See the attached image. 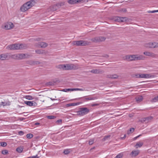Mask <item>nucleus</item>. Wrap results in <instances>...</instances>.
<instances>
[{
	"label": "nucleus",
	"instance_id": "nucleus-1",
	"mask_svg": "<svg viewBox=\"0 0 158 158\" xmlns=\"http://www.w3.org/2000/svg\"><path fill=\"white\" fill-rule=\"evenodd\" d=\"M36 0H31L25 3L20 8V10L23 12H25L31 8L36 4Z\"/></svg>",
	"mask_w": 158,
	"mask_h": 158
},
{
	"label": "nucleus",
	"instance_id": "nucleus-2",
	"mask_svg": "<svg viewBox=\"0 0 158 158\" xmlns=\"http://www.w3.org/2000/svg\"><path fill=\"white\" fill-rule=\"evenodd\" d=\"M89 110L87 107H82L79 109V110L77 112L78 115L82 116L89 113Z\"/></svg>",
	"mask_w": 158,
	"mask_h": 158
},
{
	"label": "nucleus",
	"instance_id": "nucleus-3",
	"mask_svg": "<svg viewBox=\"0 0 158 158\" xmlns=\"http://www.w3.org/2000/svg\"><path fill=\"white\" fill-rule=\"evenodd\" d=\"M145 57L143 55L139 54L131 55V61L143 60Z\"/></svg>",
	"mask_w": 158,
	"mask_h": 158
},
{
	"label": "nucleus",
	"instance_id": "nucleus-4",
	"mask_svg": "<svg viewBox=\"0 0 158 158\" xmlns=\"http://www.w3.org/2000/svg\"><path fill=\"white\" fill-rule=\"evenodd\" d=\"M73 43L75 45L78 46H85L89 45L90 44V42L86 40H82L74 41L73 42Z\"/></svg>",
	"mask_w": 158,
	"mask_h": 158
},
{
	"label": "nucleus",
	"instance_id": "nucleus-5",
	"mask_svg": "<svg viewBox=\"0 0 158 158\" xmlns=\"http://www.w3.org/2000/svg\"><path fill=\"white\" fill-rule=\"evenodd\" d=\"M13 56L15 59L19 60L27 58L29 56L27 54L19 53L14 55Z\"/></svg>",
	"mask_w": 158,
	"mask_h": 158
},
{
	"label": "nucleus",
	"instance_id": "nucleus-6",
	"mask_svg": "<svg viewBox=\"0 0 158 158\" xmlns=\"http://www.w3.org/2000/svg\"><path fill=\"white\" fill-rule=\"evenodd\" d=\"M145 46L146 47L148 48H157L158 47V43L155 42H150L146 44Z\"/></svg>",
	"mask_w": 158,
	"mask_h": 158
},
{
	"label": "nucleus",
	"instance_id": "nucleus-7",
	"mask_svg": "<svg viewBox=\"0 0 158 158\" xmlns=\"http://www.w3.org/2000/svg\"><path fill=\"white\" fill-rule=\"evenodd\" d=\"M106 39V37L104 36H98L92 38L91 39V40L93 42L97 43L98 42L104 41Z\"/></svg>",
	"mask_w": 158,
	"mask_h": 158
},
{
	"label": "nucleus",
	"instance_id": "nucleus-8",
	"mask_svg": "<svg viewBox=\"0 0 158 158\" xmlns=\"http://www.w3.org/2000/svg\"><path fill=\"white\" fill-rule=\"evenodd\" d=\"M67 70H76L78 69V65L77 64H67Z\"/></svg>",
	"mask_w": 158,
	"mask_h": 158
},
{
	"label": "nucleus",
	"instance_id": "nucleus-9",
	"mask_svg": "<svg viewBox=\"0 0 158 158\" xmlns=\"http://www.w3.org/2000/svg\"><path fill=\"white\" fill-rule=\"evenodd\" d=\"M127 20L126 17H115L114 18L113 20L115 21L118 22H121L126 21Z\"/></svg>",
	"mask_w": 158,
	"mask_h": 158
},
{
	"label": "nucleus",
	"instance_id": "nucleus-10",
	"mask_svg": "<svg viewBox=\"0 0 158 158\" xmlns=\"http://www.w3.org/2000/svg\"><path fill=\"white\" fill-rule=\"evenodd\" d=\"M14 27L13 24L10 22L6 23L4 24V28L7 30L10 29Z\"/></svg>",
	"mask_w": 158,
	"mask_h": 158
},
{
	"label": "nucleus",
	"instance_id": "nucleus-11",
	"mask_svg": "<svg viewBox=\"0 0 158 158\" xmlns=\"http://www.w3.org/2000/svg\"><path fill=\"white\" fill-rule=\"evenodd\" d=\"M18 44H14L8 45L6 48L10 50H18Z\"/></svg>",
	"mask_w": 158,
	"mask_h": 158
},
{
	"label": "nucleus",
	"instance_id": "nucleus-12",
	"mask_svg": "<svg viewBox=\"0 0 158 158\" xmlns=\"http://www.w3.org/2000/svg\"><path fill=\"white\" fill-rule=\"evenodd\" d=\"M35 45L37 47H39V46H40L41 48H45L47 47L48 44L44 42H40L35 44Z\"/></svg>",
	"mask_w": 158,
	"mask_h": 158
},
{
	"label": "nucleus",
	"instance_id": "nucleus-13",
	"mask_svg": "<svg viewBox=\"0 0 158 158\" xmlns=\"http://www.w3.org/2000/svg\"><path fill=\"white\" fill-rule=\"evenodd\" d=\"M9 58V55L8 53H4L0 55V60H5Z\"/></svg>",
	"mask_w": 158,
	"mask_h": 158
},
{
	"label": "nucleus",
	"instance_id": "nucleus-14",
	"mask_svg": "<svg viewBox=\"0 0 158 158\" xmlns=\"http://www.w3.org/2000/svg\"><path fill=\"white\" fill-rule=\"evenodd\" d=\"M58 8H59V4H57L52 5L49 8L50 10L52 11L56 10Z\"/></svg>",
	"mask_w": 158,
	"mask_h": 158
},
{
	"label": "nucleus",
	"instance_id": "nucleus-15",
	"mask_svg": "<svg viewBox=\"0 0 158 158\" xmlns=\"http://www.w3.org/2000/svg\"><path fill=\"white\" fill-rule=\"evenodd\" d=\"M143 53L144 55L146 56L153 57H156V54H155L153 52H148L147 51L144 52Z\"/></svg>",
	"mask_w": 158,
	"mask_h": 158
},
{
	"label": "nucleus",
	"instance_id": "nucleus-16",
	"mask_svg": "<svg viewBox=\"0 0 158 158\" xmlns=\"http://www.w3.org/2000/svg\"><path fill=\"white\" fill-rule=\"evenodd\" d=\"M24 103L29 106H35L36 104L35 102L33 101H25Z\"/></svg>",
	"mask_w": 158,
	"mask_h": 158
},
{
	"label": "nucleus",
	"instance_id": "nucleus-17",
	"mask_svg": "<svg viewBox=\"0 0 158 158\" xmlns=\"http://www.w3.org/2000/svg\"><path fill=\"white\" fill-rule=\"evenodd\" d=\"M89 72L95 74L102 73H104L103 71L100 69H93L89 71Z\"/></svg>",
	"mask_w": 158,
	"mask_h": 158
},
{
	"label": "nucleus",
	"instance_id": "nucleus-18",
	"mask_svg": "<svg viewBox=\"0 0 158 158\" xmlns=\"http://www.w3.org/2000/svg\"><path fill=\"white\" fill-rule=\"evenodd\" d=\"M36 53L38 54H45L46 52L44 51L42 49H38L35 50Z\"/></svg>",
	"mask_w": 158,
	"mask_h": 158
},
{
	"label": "nucleus",
	"instance_id": "nucleus-19",
	"mask_svg": "<svg viewBox=\"0 0 158 158\" xmlns=\"http://www.w3.org/2000/svg\"><path fill=\"white\" fill-rule=\"evenodd\" d=\"M118 76L116 74L114 75H107V77L109 78L117 79Z\"/></svg>",
	"mask_w": 158,
	"mask_h": 158
},
{
	"label": "nucleus",
	"instance_id": "nucleus-20",
	"mask_svg": "<svg viewBox=\"0 0 158 158\" xmlns=\"http://www.w3.org/2000/svg\"><path fill=\"white\" fill-rule=\"evenodd\" d=\"M27 63L31 65H34L35 64H37L39 63V61H34L33 60H29L27 62Z\"/></svg>",
	"mask_w": 158,
	"mask_h": 158
},
{
	"label": "nucleus",
	"instance_id": "nucleus-21",
	"mask_svg": "<svg viewBox=\"0 0 158 158\" xmlns=\"http://www.w3.org/2000/svg\"><path fill=\"white\" fill-rule=\"evenodd\" d=\"M135 99L137 102L139 103L143 100V97L142 96H138L135 98Z\"/></svg>",
	"mask_w": 158,
	"mask_h": 158
},
{
	"label": "nucleus",
	"instance_id": "nucleus-22",
	"mask_svg": "<svg viewBox=\"0 0 158 158\" xmlns=\"http://www.w3.org/2000/svg\"><path fill=\"white\" fill-rule=\"evenodd\" d=\"M81 103L80 102H77V103H73L68 104L66 105V106L68 107L70 106H75L78 105H79Z\"/></svg>",
	"mask_w": 158,
	"mask_h": 158
},
{
	"label": "nucleus",
	"instance_id": "nucleus-23",
	"mask_svg": "<svg viewBox=\"0 0 158 158\" xmlns=\"http://www.w3.org/2000/svg\"><path fill=\"white\" fill-rule=\"evenodd\" d=\"M143 142H139L136 143L135 147L136 148H138V147H141L143 145Z\"/></svg>",
	"mask_w": 158,
	"mask_h": 158
},
{
	"label": "nucleus",
	"instance_id": "nucleus-24",
	"mask_svg": "<svg viewBox=\"0 0 158 158\" xmlns=\"http://www.w3.org/2000/svg\"><path fill=\"white\" fill-rule=\"evenodd\" d=\"M139 153L138 150L132 151L131 153V155H133L134 156H136Z\"/></svg>",
	"mask_w": 158,
	"mask_h": 158
},
{
	"label": "nucleus",
	"instance_id": "nucleus-25",
	"mask_svg": "<svg viewBox=\"0 0 158 158\" xmlns=\"http://www.w3.org/2000/svg\"><path fill=\"white\" fill-rule=\"evenodd\" d=\"M156 76L153 75H151L149 74H145V78H154Z\"/></svg>",
	"mask_w": 158,
	"mask_h": 158
},
{
	"label": "nucleus",
	"instance_id": "nucleus-26",
	"mask_svg": "<svg viewBox=\"0 0 158 158\" xmlns=\"http://www.w3.org/2000/svg\"><path fill=\"white\" fill-rule=\"evenodd\" d=\"M23 150V148L21 146L19 147L16 148V151L19 153H21Z\"/></svg>",
	"mask_w": 158,
	"mask_h": 158
},
{
	"label": "nucleus",
	"instance_id": "nucleus-27",
	"mask_svg": "<svg viewBox=\"0 0 158 158\" xmlns=\"http://www.w3.org/2000/svg\"><path fill=\"white\" fill-rule=\"evenodd\" d=\"M124 59L127 61H131V55L125 56Z\"/></svg>",
	"mask_w": 158,
	"mask_h": 158
},
{
	"label": "nucleus",
	"instance_id": "nucleus-28",
	"mask_svg": "<svg viewBox=\"0 0 158 158\" xmlns=\"http://www.w3.org/2000/svg\"><path fill=\"white\" fill-rule=\"evenodd\" d=\"M134 129L133 128H131L130 130L127 131V134L129 135L130 134L133 133L134 131Z\"/></svg>",
	"mask_w": 158,
	"mask_h": 158
},
{
	"label": "nucleus",
	"instance_id": "nucleus-29",
	"mask_svg": "<svg viewBox=\"0 0 158 158\" xmlns=\"http://www.w3.org/2000/svg\"><path fill=\"white\" fill-rule=\"evenodd\" d=\"M18 46L19 48L18 50L20 49H22L24 48V47H25L24 45L23 44H18Z\"/></svg>",
	"mask_w": 158,
	"mask_h": 158
},
{
	"label": "nucleus",
	"instance_id": "nucleus-30",
	"mask_svg": "<svg viewBox=\"0 0 158 158\" xmlns=\"http://www.w3.org/2000/svg\"><path fill=\"white\" fill-rule=\"evenodd\" d=\"M62 91L64 92H67L70 91H73L72 89H62Z\"/></svg>",
	"mask_w": 158,
	"mask_h": 158
},
{
	"label": "nucleus",
	"instance_id": "nucleus-31",
	"mask_svg": "<svg viewBox=\"0 0 158 158\" xmlns=\"http://www.w3.org/2000/svg\"><path fill=\"white\" fill-rule=\"evenodd\" d=\"M2 153L3 155H6L8 154V152L6 150H2Z\"/></svg>",
	"mask_w": 158,
	"mask_h": 158
},
{
	"label": "nucleus",
	"instance_id": "nucleus-32",
	"mask_svg": "<svg viewBox=\"0 0 158 158\" xmlns=\"http://www.w3.org/2000/svg\"><path fill=\"white\" fill-rule=\"evenodd\" d=\"M25 98L26 99L29 100H31L34 98L32 96L29 95L26 96Z\"/></svg>",
	"mask_w": 158,
	"mask_h": 158
},
{
	"label": "nucleus",
	"instance_id": "nucleus-33",
	"mask_svg": "<svg viewBox=\"0 0 158 158\" xmlns=\"http://www.w3.org/2000/svg\"><path fill=\"white\" fill-rule=\"evenodd\" d=\"M33 136V135L32 134H28L27 135V138L29 139L31 138Z\"/></svg>",
	"mask_w": 158,
	"mask_h": 158
},
{
	"label": "nucleus",
	"instance_id": "nucleus-34",
	"mask_svg": "<svg viewBox=\"0 0 158 158\" xmlns=\"http://www.w3.org/2000/svg\"><path fill=\"white\" fill-rule=\"evenodd\" d=\"M47 118L49 119H54L56 118V117L53 115H49L47 116Z\"/></svg>",
	"mask_w": 158,
	"mask_h": 158
},
{
	"label": "nucleus",
	"instance_id": "nucleus-35",
	"mask_svg": "<svg viewBox=\"0 0 158 158\" xmlns=\"http://www.w3.org/2000/svg\"><path fill=\"white\" fill-rule=\"evenodd\" d=\"M94 139H91L89 140V145H92L94 142Z\"/></svg>",
	"mask_w": 158,
	"mask_h": 158
},
{
	"label": "nucleus",
	"instance_id": "nucleus-36",
	"mask_svg": "<svg viewBox=\"0 0 158 158\" xmlns=\"http://www.w3.org/2000/svg\"><path fill=\"white\" fill-rule=\"evenodd\" d=\"M123 156V153H120L118 154L116 156V158H122Z\"/></svg>",
	"mask_w": 158,
	"mask_h": 158
},
{
	"label": "nucleus",
	"instance_id": "nucleus-37",
	"mask_svg": "<svg viewBox=\"0 0 158 158\" xmlns=\"http://www.w3.org/2000/svg\"><path fill=\"white\" fill-rule=\"evenodd\" d=\"M110 135H109L106 136H105L102 139V140L103 141H105L106 139H107L108 138H110Z\"/></svg>",
	"mask_w": 158,
	"mask_h": 158
},
{
	"label": "nucleus",
	"instance_id": "nucleus-38",
	"mask_svg": "<svg viewBox=\"0 0 158 158\" xmlns=\"http://www.w3.org/2000/svg\"><path fill=\"white\" fill-rule=\"evenodd\" d=\"M70 152L69 149H66L64 151V154L67 155L69 154Z\"/></svg>",
	"mask_w": 158,
	"mask_h": 158
},
{
	"label": "nucleus",
	"instance_id": "nucleus-39",
	"mask_svg": "<svg viewBox=\"0 0 158 158\" xmlns=\"http://www.w3.org/2000/svg\"><path fill=\"white\" fill-rule=\"evenodd\" d=\"M63 64H60L56 66V68L60 69H63Z\"/></svg>",
	"mask_w": 158,
	"mask_h": 158
},
{
	"label": "nucleus",
	"instance_id": "nucleus-40",
	"mask_svg": "<svg viewBox=\"0 0 158 158\" xmlns=\"http://www.w3.org/2000/svg\"><path fill=\"white\" fill-rule=\"evenodd\" d=\"M54 83L53 82H48L46 83V85H54Z\"/></svg>",
	"mask_w": 158,
	"mask_h": 158
},
{
	"label": "nucleus",
	"instance_id": "nucleus-41",
	"mask_svg": "<svg viewBox=\"0 0 158 158\" xmlns=\"http://www.w3.org/2000/svg\"><path fill=\"white\" fill-rule=\"evenodd\" d=\"M7 145L6 143L5 142H2L1 143V145L2 146L5 147Z\"/></svg>",
	"mask_w": 158,
	"mask_h": 158
},
{
	"label": "nucleus",
	"instance_id": "nucleus-42",
	"mask_svg": "<svg viewBox=\"0 0 158 158\" xmlns=\"http://www.w3.org/2000/svg\"><path fill=\"white\" fill-rule=\"evenodd\" d=\"M85 98H86V97L85 96H84V97H83L79 98H78V99H81V100L82 101L85 102V101H86V99H85Z\"/></svg>",
	"mask_w": 158,
	"mask_h": 158
},
{
	"label": "nucleus",
	"instance_id": "nucleus-43",
	"mask_svg": "<svg viewBox=\"0 0 158 158\" xmlns=\"http://www.w3.org/2000/svg\"><path fill=\"white\" fill-rule=\"evenodd\" d=\"M158 101V96L155 97L152 99V101L153 102H156Z\"/></svg>",
	"mask_w": 158,
	"mask_h": 158
},
{
	"label": "nucleus",
	"instance_id": "nucleus-44",
	"mask_svg": "<svg viewBox=\"0 0 158 158\" xmlns=\"http://www.w3.org/2000/svg\"><path fill=\"white\" fill-rule=\"evenodd\" d=\"M139 76L140 78H145V74H140Z\"/></svg>",
	"mask_w": 158,
	"mask_h": 158
},
{
	"label": "nucleus",
	"instance_id": "nucleus-45",
	"mask_svg": "<svg viewBox=\"0 0 158 158\" xmlns=\"http://www.w3.org/2000/svg\"><path fill=\"white\" fill-rule=\"evenodd\" d=\"M153 118L152 116L145 118L146 119H148V122H149Z\"/></svg>",
	"mask_w": 158,
	"mask_h": 158
},
{
	"label": "nucleus",
	"instance_id": "nucleus-46",
	"mask_svg": "<svg viewBox=\"0 0 158 158\" xmlns=\"http://www.w3.org/2000/svg\"><path fill=\"white\" fill-rule=\"evenodd\" d=\"M120 11L121 12H127V10L126 8H123L121 9L120 10Z\"/></svg>",
	"mask_w": 158,
	"mask_h": 158
},
{
	"label": "nucleus",
	"instance_id": "nucleus-47",
	"mask_svg": "<svg viewBox=\"0 0 158 158\" xmlns=\"http://www.w3.org/2000/svg\"><path fill=\"white\" fill-rule=\"evenodd\" d=\"M158 12V10H154L152 11H148V13H154L155 12Z\"/></svg>",
	"mask_w": 158,
	"mask_h": 158
},
{
	"label": "nucleus",
	"instance_id": "nucleus-48",
	"mask_svg": "<svg viewBox=\"0 0 158 158\" xmlns=\"http://www.w3.org/2000/svg\"><path fill=\"white\" fill-rule=\"evenodd\" d=\"M57 4H59V8L61 6H63L64 5V2H60L57 3Z\"/></svg>",
	"mask_w": 158,
	"mask_h": 158
},
{
	"label": "nucleus",
	"instance_id": "nucleus-49",
	"mask_svg": "<svg viewBox=\"0 0 158 158\" xmlns=\"http://www.w3.org/2000/svg\"><path fill=\"white\" fill-rule=\"evenodd\" d=\"M98 98V97H90V98L91 100H94L97 99Z\"/></svg>",
	"mask_w": 158,
	"mask_h": 158
},
{
	"label": "nucleus",
	"instance_id": "nucleus-50",
	"mask_svg": "<svg viewBox=\"0 0 158 158\" xmlns=\"http://www.w3.org/2000/svg\"><path fill=\"white\" fill-rule=\"evenodd\" d=\"M7 104V103L4 102H2L1 104V106H6Z\"/></svg>",
	"mask_w": 158,
	"mask_h": 158
},
{
	"label": "nucleus",
	"instance_id": "nucleus-51",
	"mask_svg": "<svg viewBox=\"0 0 158 158\" xmlns=\"http://www.w3.org/2000/svg\"><path fill=\"white\" fill-rule=\"evenodd\" d=\"M63 70H67V64H63Z\"/></svg>",
	"mask_w": 158,
	"mask_h": 158
},
{
	"label": "nucleus",
	"instance_id": "nucleus-52",
	"mask_svg": "<svg viewBox=\"0 0 158 158\" xmlns=\"http://www.w3.org/2000/svg\"><path fill=\"white\" fill-rule=\"evenodd\" d=\"M142 135L141 134V135H140L134 138L133 139V140H135L137 138H139V137L140 136H142Z\"/></svg>",
	"mask_w": 158,
	"mask_h": 158
},
{
	"label": "nucleus",
	"instance_id": "nucleus-53",
	"mask_svg": "<svg viewBox=\"0 0 158 158\" xmlns=\"http://www.w3.org/2000/svg\"><path fill=\"white\" fill-rule=\"evenodd\" d=\"M85 97L86 98L85 99H86V101L91 100V99L90 98V97L89 96L88 97V96H85Z\"/></svg>",
	"mask_w": 158,
	"mask_h": 158
},
{
	"label": "nucleus",
	"instance_id": "nucleus-54",
	"mask_svg": "<svg viewBox=\"0 0 158 158\" xmlns=\"http://www.w3.org/2000/svg\"><path fill=\"white\" fill-rule=\"evenodd\" d=\"M99 105V104H91V106L92 107H94L96 106H98Z\"/></svg>",
	"mask_w": 158,
	"mask_h": 158
},
{
	"label": "nucleus",
	"instance_id": "nucleus-55",
	"mask_svg": "<svg viewBox=\"0 0 158 158\" xmlns=\"http://www.w3.org/2000/svg\"><path fill=\"white\" fill-rule=\"evenodd\" d=\"M62 120L61 119H60L59 120H57L56 121V123H59L60 124H61L62 123Z\"/></svg>",
	"mask_w": 158,
	"mask_h": 158
},
{
	"label": "nucleus",
	"instance_id": "nucleus-56",
	"mask_svg": "<svg viewBox=\"0 0 158 158\" xmlns=\"http://www.w3.org/2000/svg\"><path fill=\"white\" fill-rule=\"evenodd\" d=\"M41 38H36V39H35L34 40H35L39 41H40L41 40Z\"/></svg>",
	"mask_w": 158,
	"mask_h": 158
},
{
	"label": "nucleus",
	"instance_id": "nucleus-57",
	"mask_svg": "<svg viewBox=\"0 0 158 158\" xmlns=\"http://www.w3.org/2000/svg\"><path fill=\"white\" fill-rule=\"evenodd\" d=\"M19 134L20 135H22L23 134V131H21L19 132Z\"/></svg>",
	"mask_w": 158,
	"mask_h": 158
},
{
	"label": "nucleus",
	"instance_id": "nucleus-58",
	"mask_svg": "<svg viewBox=\"0 0 158 158\" xmlns=\"http://www.w3.org/2000/svg\"><path fill=\"white\" fill-rule=\"evenodd\" d=\"M31 158H38L39 157L37 155H36V156H31Z\"/></svg>",
	"mask_w": 158,
	"mask_h": 158
},
{
	"label": "nucleus",
	"instance_id": "nucleus-59",
	"mask_svg": "<svg viewBox=\"0 0 158 158\" xmlns=\"http://www.w3.org/2000/svg\"><path fill=\"white\" fill-rule=\"evenodd\" d=\"M143 120L144 122H145V123H148V119H146L145 118H143Z\"/></svg>",
	"mask_w": 158,
	"mask_h": 158
},
{
	"label": "nucleus",
	"instance_id": "nucleus-60",
	"mask_svg": "<svg viewBox=\"0 0 158 158\" xmlns=\"http://www.w3.org/2000/svg\"><path fill=\"white\" fill-rule=\"evenodd\" d=\"M79 88H73L72 90L73 91L74 90H79Z\"/></svg>",
	"mask_w": 158,
	"mask_h": 158
},
{
	"label": "nucleus",
	"instance_id": "nucleus-61",
	"mask_svg": "<svg viewBox=\"0 0 158 158\" xmlns=\"http://www.w3.org/2000/svg\"><path fill=\"white\" fill-rule=\"evenodd\" d=\"M139 74H135V76L136 78H139Z\"/></svg>",
	"mask_w": 158,
	"mask_h": 158
},
{
	"label": "nucleus",
	"instance_id": "nucleus-62",
	"mask_svg": "<svg viewBox=\"0 0 158 158\" xmlns=\"http://www.w3.org/2000/svg\"><path fill=\"white\" fill-rule=\"evenodd\" d=\"M126 136V134L124 135V136L123 137H121V139H125Z\"/></svg>",
	"mask_w": 158,
	"mask_h": 158
},
{
	"label": "nucleus",
	"instance_id": "nucleus-63",
	"mask_svg": "<svg viewBox=\"0 0 158 158\" xmlns=\"http://www.w3.org/2000/svg\"><path fill=\"white\" fill-rule=\"evenodd\" d=\"M25 119L24 118H19V120L21 121H22L23 120V119Z\"/></svg>",
	"mask_w": 158,
	"mask_h": 158
},
{
	"label": "nucleus",
	"instance_id": "nucleus-64",
	"mask_svg": "<svg viewBox=\"0 0 158 158\" xmlns=\"http://www.w3.org/2000/svg\"><path fill=\"white\" fill-rule=\"evenodd\" d=\"M84 90L83 89H80L79 88V91H84Z\"/></svg>",
	"mask_w": 158,
	"mask_h": 158
}]
</instances>
